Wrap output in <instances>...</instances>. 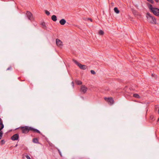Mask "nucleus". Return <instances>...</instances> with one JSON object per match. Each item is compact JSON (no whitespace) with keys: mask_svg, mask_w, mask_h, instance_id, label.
Segmentation results:
<instances>
[{"mask_svg":"<svg viewBox=\"0 0 159 159\" xmlns=\"http://www.w3.org/2000/svg\"><path fill=\"white\" fill-rule=\"evenodd\" d=\"M57 150H58V151L59 153V152H60V150L59 149H58Z\"/></svg>","mask_w":159,"mask_h":159,"instance_id":"nucleus-33","label":"nucleus"},{"mask_svg":"<svg viewBox=\"0 0 159 159\" xmlns=\"http://www.w3.org/2000/svg\"><path fill=\"white\" fill-rule=\"evenodd\" d=\"M98 34L101 35H103L104 34V32L102 30H100L98 32Z\"/></svg>","mask_w":159,"mask_h":159,"instance_id":"nucleus-16","label":"nucleus"},{"mask_svg":"<svg viewBox=\"0 0 159 159\" xmlns=\"http://www.w3.org/2000/svg\"><path fill=\"white\" fill-rule=\"evenodd\" d=\"M157 121H159V117L158 118Z\"/></svg>","mask_w":159,"mask_h":159,"instance_id":"nucleus-35","label":"nucleus"},{"mask_svg":"<svg viewBox=\"0 0 159 159\" xmlns=\"http://www.w3.org/2000/svg\"><path fill=\"white\" fill-rule=\"evenodd\" d=\"M56 43L57 45L59 47H61L63 46L62 41L58 39H56Z\"/></svg>","mask_w":159,"mask_h":159,"instance_id":"nucleus-7","label":"nucleus"},{"mask_svg":"<svg viewBox=\"0 0 159 159\" xmlns=\"http://www.w3.org/2000/svg\"><path fill=\"white\" fill-rule=\"evenodd\" d=\"M3 132L2 131H0V139H1L2 135Z\"/></svg>","mask_w":159,"mask_h":159,"instance_id":"nucleus-23","label":"nucleus"},{"mask_svg":"<svg viewBox=\"0 0 159 159\" xmlns=\"http://www.w3.org/2000/svg\"><path fill=\"white\" fill-rule=\"evenodd\" d=\"M88 20H90L91 22H92L93 21V20L91 18H88L87 19Z\"/></svg>","mask_w":159,"mask_h":159,"instance_id":"nucleus-27","label":"nucleus"},{"mask_svg":"<svg viewBox=\"0 0 159 159\" xmlns=\"http://www.w3.org/2000/svg\"><path fill=\"white\" fill-rule=\"evenodd\" d=\"M71 84H72V85L73 87H74V82L73 81L72 82V83H71Z\"/></svg>","mask_w":159,"mask_h":159,"instance_id":"nucleus-30","label":"nucleus"},{"mask_svg":"<svg viewBox=\"0 0 159 159\" xmlns=\"http://www.w3.org/2000/svg\"><path fill=\"white\" fill-rule=\"evenodd\" d=\"M3 124L2 123V120L1 119H0V125L2 124Z\"/></svg>","mask_w":159,"mask_h":159,"instance_id":"nucleus-29","label":"nucleus"},{"mask_svg":"<svg viewBox=\"0 0 159 159\" xmlns=\"http://www.w3.org/2000/svg\"><path fill=\"white\" fill-rule=\"evenodd\" d=\"M41 25L42 28L44 29H47V27L45 23L44 22H43L41 23Z\"/></svg>","mask_w":159,"mask_h":159,"instance_id":"nucleus-13","label":"nucleus"},{"mask_svg":"<svg viewBox=\"0 0 159 159\" xmlns=\"http://www.w3.org/2000/svg\"><path fill=\"white\" fill-rule=\"evenodd\" d=\"M59 153L61 157H62V155L61 154V152H59Z\"/></svg>","mask_w":159,"mask_h":159,"instance_id":"nucleus-31","label":"nucleus"},{"mask_svg":"<svg viewBox=\"0 0 159 159\" xmlns=\"http://www.w3.org/2000/svg\"><path fill=\"white\" fill-rule=\"evenodd\" d=\"M33 141L34 143H38V140L37 138H34L33 139Z\"/></svg>","mask_w":159,"mask_h":159,"instance_id":"nucleus-17","label":"nucleus"},{"mask_svg":"<svg viewBox=\"0 0 159 159\" xmlns=\"http://www.w3.org/2000/svg\"><path fill=\"white\" fill-rule=\"evenodd\" d=\"M45 13L48 15V16L50 15V12L48 11L47 10H45Z\"/></svg>","mask_w":159,"mask_h":159,"instance_id":"nucleus-21","label":"nucleus"},{"mask_svg":"<svg viewBox=\"0 0 159 159\" xmlns=\"http://www.w3.org/2000/svg\"><path fill=\"white\" fill-rule=\"evenodd\" d=\"M133 97L137 98H140V96L138 94L135 93L133 94Z\"/></svg>","mask_w":159,"mask_h":159,"instance_id":"nucleus-15","label":"nucleus"},{"mask_svg":"<svg viewBox=\"0 0 159 159\" xmlns=\"http://www.w3.org/2000/svg\"><path fill=\"white\" fill-rule=\"evenodd\" d=\"M114 11L117 14L119 13L120 12L119 10L116 7H115L114 8Z\"/></svg>","mask_w":159,"mask_h":159,"instance_id":"nucleus-18","label":"nucleus"},{"mask_svg":"<svg viewBox=\"0 0 159 159\" xmlns=\"http://www.w3.org/2000/svg\"><path fill=\"white\" fill-rule=\"evenodd\" d=\"M51 19L54 21H56L57 20V16L55 15H52V16Z\"/></svg>","mask_w":159,"mask_h":159,"instance_id":"nucleus-12","label":"nucleus"},{"mask_svg":"<svg viewBox=\"0 0 159 159\" xmlns=\"http://www.w3.org/2000/svg\"><path fill=\"white\" fill-rule=\"evenodd\" d=\"M4 127V125L3 124L0 125V131H2V130L3 129Z\"/></svg>","mask_w":159,"mask_h":159,"instance_id":"nucleus-19","label":"nucleus"},{"mask_svg":"<svg viewBox=\"0 0 159 159\" xmlns=\"http://www.w3.org/2000/svg\"><path fill=\"white\" fill-rule=\"evenodd\" d=\"M78 66L80 69L84 70L86 69L87 68V66L86 65H82L80 63V64H79V66Z\"/></svg>","mask_w":159,"mask_h":159,"instance_id":"nucleus-9","label":"nucleus"},{"mask_svg":"<svg viewBox=\"0 0 159 159\" xmlns=\"http://www.w3.org/2000/svg\"><path fill=\"white\" fill-rule=\"evenodd\" d=\"M152 77H154V75L153 74H152Z\"/></svg>","mask_w":159,"mask_h":159,"instance_id":"nucleus-34","label":"nucleus"},{"mask_svg":"<svg viewBox=\"0 0 159 159\" xmlns=\"http://www.w3.org/2000/svg\"><path fill=\"white\" fill-rule=\"evenodd\" d=\"M26 15L28 19L31 21L33 20L34 18L32 14L29 11H27Z\"/></svg>","mask_w":159,"mask_h":159,"instance_id":"nucleus-5","label":"nucleus"},{"mask_svg":"<svg viewBox=\"0 0 159 159\" xmlns=\"http://www.w3.org/2000/svg\"><path fill=\"white\" fill-rule=\"evenodd\" d=\"M25 157L27 159H31L30 157L28 155H26Z\"/></svg>","mask_w":159,"mask_h":159,"instance_id":"nucleus-26","label":"nucleus"},{"mask_svg":"<svg viewBox=\"0 0 159 159\" xmlns=\"http://www.w3.org/2000/svg\"><path fill=\"white\" fill-rule=\"evenodd\" d=\"M66 20L64 19H61L59 21L60 23L62 25H65V24L66 23Z\"/></svg>","mask_w":159,"mask_h":159,"instance_id":"nucleus-11","label":"nucleus"},{"mask_svg":"<svg viewBox=\"0 0 159 159\" xmlns=\"http://www.w3.org/2000/svg\"><path fill=\"white\" fill-rule=\"evenodd\" d=\"M146 17L148 19V21L150 23L153 24H156V18L152 16L150 13H147Z\"/></svg>","mask_w":159,"mask_h":159,"instance_id":"nucleus-1","label":"nucleus"},{"mask_svg":"<svg viewBox=\"0 0 159 159\" xmlns=\"http://www.w3.org/2000/svg\"><path fill=\"white\" fill-rule=\"evenodd\" d=\"M88 88L84 85H82L80 88V91L83 93H85L86 92Z\"/></svg>","mask_w":159,"mask_h":159,"instance_id":"nucleus-6","label":"nucleus"},{"mask_svg":"<svg viewBox=\"0 0 159 159\" xmlns=\"http://www.w3.org/2000/svg\"><path fill=\"white\" fill-rule=\"evenodd\" d=\"M30 128V129H31L30 131H33L34 133L36 132V133H38L40 134H41L40 131L39 130H38L36 129H34L31 127V128Z\"/></svg>","mask_w":159,"mask_h":159,"instance_id":"nucleus-10","label":"nucleus"},{"mask_svg":"<svg viewBox=\"0 0 159 159\" xmlns=\"http://www.w3.org/2000/svg\"><path fill=\"white\" fill-rule=\"evenodd\" d=\"M11 66H10L7 69V70H11Z\"/></svg>","mask_w":159,"mask_h":159,"instance_id":"nucleus-28","label":"nucleus"},{"mask_svg":"<svg viewBox=\"0 0 159 159\" xmlns=\"http://www.w3.org/2000/svg\"><path fill=\"white\" fill-rule=\"evenodd\" d=\"M91 72L92 74L93 75H95L96 74L95 72L93 70H91Z\"/></svg>","mask_w":159,"mask_h":159,"instance_id":"nucleus-22","label":"nucleus"},{"mask_svg":"<svg viewBox=\"0 0 159 159\" xmlns=\"http://www.w3.org/2000/svg\"><path fill=\"white\" fill-rule=\"evenodd\" d=\"M147 0L148 1V2H150L152 3H153L154 2L153 0Z\"/></svg>","mask_w":159,"mask_h":159,"instance_id":"nucleus-25","label":"nucleus"},{"mask_svg":"<svg viewBox=\"0 0 159 159\" xmlns=\"http://www.w3.org/2000/svg\"><path fill=\"white\" fill-rule=\"evenodd\" d=\"M155 0V1H156V2H158V1H159V0Z\"/></svg>","mask_w":159,"mask_h":159,"instance_id":"nucleus-32","label":"nucleus"},{"mask_svg":"<svg viewBox=\"0 0 159 159\" xmlns=\"http://www.w3.org/2000/svg\"><path fill=\"white\" fill-rule=\"evenodd\" d=\"M104 99L106 101H107L108 103L110 105H112L114 103V101L112 98H105Z\"/></svg>","mask_w":159,"mask_h":159,"instance_id":"nucleus-4","label":"nucleus"},{"mask_svg":"<svg viewBox=\"0 0 159 159\" xmlns=\"http://www.w3.org/2000/svg\"><path fill=\"white\" fill-rule=\"evenodd\" d=\"M19 138V134H18L13 135L11 138V139L13 140H18Z\"/></svg>","mask_w":159,"mask_h":159,"instance_id":"nucleus-8","label":"nucleus"},{"mask_svg":"<svg viewBox=\"0 0 159 159\" xmlns=\"http://www.w3.org/2000/svg\"><path fill=\"white\" fill-rule=\"evenodd\" d=\"M1 143L2 145L3 144H4L5 143V141L4 140L2 139V140H1Z\"/></svg>","mask_w":159,"mask_h":159,"instance_id":"nucleus-24","label":"nucleus"},{"mask_svg":"<svg viewBox=\"0 0 159 159\" xmlns=\"http://www.w3.org/2000/svg\"><path fill=\"white\" fill-rule=\"evenodd\" d=\"M149 8L154 15L159 16V9L158 8L152 7V5H151L149 6Z\"/></svg>","mask_w":159,"mask_h":159,"instance_id":"nucleus-2","label":"nucleus"},{"mask_svg":"<svg viewBox=\"0 0 159 159\" xmlns=\"http://www.w3.org/2000/svg\"><path fill=\"white\" fill-rule=\"evenodd\" d=\"M73 61L78 66H79V64H80V63H79L77 61L74 59H73Z\"/></svg>","mask_w":159,"mask_h":159,"instance_id":"nucleus-20","label":"nucleus"},{"mask_svg":"<svg viewBox=\"0 0 159 159\" xmlns=\"http://www.w3.org/2000/svg\"><path fill=\"white\" fill-rule=\"evenodd\" d=\"M31 127L28 126H25L24 127H20V128L22 130V133L24 134L28 133L31 129H30Z\"/></svg>","mask_w":159,"mask_h":159,"instance_id":"nucleus-3","label":"nucleus"},{"mask_svg":"<svg viewBox=\"0 0 159 159\" xmlns=\"http://www.w3.org/2000/svg\"><path fill=\"white\" fill-rule=\"evenodd\" d=\"M75 82L77 84L79 85L82 84V82L80 80H75Z\"/></svg>","mask_w":159,"mask_h":159,"instance_id":"nucleus-14","label":"nucleus"}]
</instances>
